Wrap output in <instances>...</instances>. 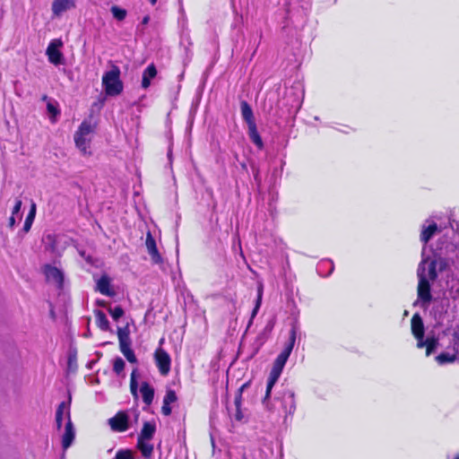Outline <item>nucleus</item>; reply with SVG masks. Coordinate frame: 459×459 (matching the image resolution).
Returning a JSON list of instances; mask_svg holds the SVG:
<instances>
[{"mask_svg": "<svg viewBox=\"0 0 459 459\" xmlns=\"http://www.w3.org/2000/svg\"><path fill=\"white\" fill-rule=\"evenodd\" d=\"M155 364L159 372L162 376H167L170 371L171 359L169 354L162 348H158L154 351Z\"/></svg>", "mask_w": 459, "mask_h": 459, "instance_id": "6", "label": "nucleus"}, {"mask_svg": "<svg viewBox=\"0 0 459 459\" xmlns=\"http://www.w3.org/2000/svg\"><path fill=\"white\" fill-rule=\"evenodd\" d=\"M149 21H150V17H149V15H146L143 18L142 24L146 25V24H148Z\"/></svg>", "mask_w": 459, "mask_h": 459, "instance_id": "42", "label": "nucleus"}, {"mask_svg": "<svg viewBox=\"0 0 459 459\" xmlns=\"http://www.w3.org/2000/svg\"><path fill=\"white\" fill-rule=\"evenodd\" d=\"M35 215H36V205H35V204H32L31 208L25 219L23 228H22V230L25 233L30 231L31 225L33 223V221L35 219Z\"/></svg>", "mask_w": 459, "mask_h": 459, "instance_id": "28", "label": "nucleus"}, {"mask_svg": "<svg viewBox=\"0 0 459 459\" xmlns=\"http://www.w3.org/2000/svg\"><path fill=\"white\" fill-rule=\"evenodd\" d=\"M437 231V225L436 222H432L428 227L424 228L420 233V241L427 244Z\"/></svg>", "mask_w": 459, "mask_h": 459, "instance_id": "24", "label": "nucleus"}, {"mask_svg": "<svg viewBox=\"0 0 459 459\" xmlns=\"http://www.w3.org/2000/svg\"><path fill=\"white\" fill-rule=\"evenodd\" d=\"M140 392L142 394L143 401L147 405L150 406L154 398V388L146 381L142 382Z\"/></svg>", "mask_w": 459, "mask_h": 459, "instance_id": "18", "label": "nucleus"}, {"mask_svg": "<svg viewBox=\"0 0 459 459\" xmlns=\"http://www.w3.org/2000/svg\"><path fill=\"white\" fill-rule=\"evenodd\" d=\"M125 366H126V364H125V361L123 360V359L120 357H117L113 362V371L117 375H119L124 371Z\"/></svg>", "mask_w": 459, "mask_h": 459, "instance_id": "33", "label": "nucleus"}, {"mask_svg": "<svg viewBox=\"0 0 459 459\" xmlns=\"http://www.w3.org/2000/svg\"><path fill=\"white\" fill-rule=\"evenodd\" d=\"M22 205V200L21 199H17L16 202H15V204H14V206L13 208L12 215H15V214L19 213L20 211H21Z\"/></svg>", "mask_w": 459, "mask_h": 459, "instance_id": "38", "label": "nucleus"}, {"mask_svg": "<svg viewBox=\"0 0 459 459\" xmlns=\"http://www.w3.org/2000/svg\"><path fill=\"white\" fill-rule=\"evenodd\" d=\"M98 123L94 120L92 114L83 119L78 129L75 131L74 140L75 146L83 155H91L90 151L91 138L89 137L94 134L97 129Z\"/></svg>", "mask_w": 459, "mask_h": 459, "instance_id": "1", "label": "nucleus"}, {"mask_svg": "<svg viewBox=\"0 0 459 459\" xmlns=\"http://www.w3.org/2000/svg\"><path fill=\"white\" fill-rule=\"evenodd\" d=\"M439 344L438 338L435 335L434 333L432 334H429L427 338H422L420 341H419L416 344L417 348L426 349V356H430L437 348Z\"/></svg>", "mask_w": 459, "mask_h": 459, "instance_id": "12", "label": "nucleus"}, {"mask_svg": "<svg viewBox=\"0 0 459 459\" xmlns=\"http://www.w3.org/2000/svg\"><path fill=\"white\" fill-rule=\"evenodd\" d=\"M455 459H459V454L455 457Z\"/></svg>", "mask_w": 459, "mask_h": 459, "instance_id": "45", "label": "nucleus"}, {"mask_svg": "<svg viewBox=\"0 0 459 459\" xmlns=\"http://www.w3.org/2000/svg\"><path fill=\"white\" fill-rule=\"evenodd\" d=\"M273 387V386L266 385V390H265V394H264V402H265L267 399L270 398Z\"/></svg>", "mask_w": 459, "mask_h": 459, "instance_id": "39", "label": "nucleus"}, {"mask_svg": "<svg viewBox=\"0 0 459 459\" xmlns=\"http://www.w3.org/2000/svg\"><path fill=\"white\" fill-rule=\"evenodd\" d=\"M65 408H66L65 403L62 402L61 403H59V405L56 409V429L58 430L61 429L62 425H63V416H64Z\"/></svg>", "mask_w": 459, "mask_h": 459, "instance_id": "30", "label": "nucleus"}, {"mask_svg": "<svg viewBox=\"0 0 459 459\" xmlns=\"http://www.w3.org/2000/svg\"><path fill=\"white\" fill-rule=\"evenodd\" d=\"M240 110L242 118L247 125L255 123L252 108L247 100H241Z\"/></svg>", "mask_w": 459, "mask_h": 459, "instance_id": "19", "label": "nucleus"}, {"mask_svg": "<svg viewBox=\"0 0 459 459\" xmlns=\"http://www.w3.org/2000/svg\"><path fill=\"white\" fill-rule=\"evenodd\" d=\"M108 422L111 430L122 433L129 429V415L126 411H118Z\"/></svg>", "mask_w": 459, "mask_h": 459, "instance_id": "5", "label": "nucleus"}, {"mask_svg": "<svg viewBox=\"0 0 459 459\" xmlns=\"http://www.w3.org/2000/svg\"><path fill=\"white\" fill-rule=\"evenodd\" d=\"M437 263L436 260H431L429 264V266H428V277H429V281H435L437 280L438 274H437Z\"/></svg>", "mask_w": 459, "mask_h": 459, "instance_id": "32", "label": "nucleus"}, {"mask_svg": "<svg viewBox=\"0 0 459 459\" xmlns=\"http://www.w3.org/2000/svg\"><path fill=\"white\" fill-rule=\"evenodd\" d=\"M110 12L115 19L117 21H123L126 19L127 12L126 9L121 8L117 5H113L110 8Z\"/></svg>", "mask_w": 459, "mask_h": 459, "instance_id": "31", "label": "nucleus"}, {"mask_svg": "<svg viewBox=\"0 0 459 459\" xmlns=\"http://www.w3.org/2000/svg\"><path fill=\"white\" fill-rule=\"evenodd\" d=\"M41 100H42V101H47V102H48V97L46 94H44V95L41 97Z\"/></svg>", "mask_w": 459, "mask_h": 459, "instance_id": "43", "label": "nucleus"}, {"mask_svg": "<svg viewBox=\"0 0 459 459\" xmlns=\"http://www.w3.org/2000/svg\"><path fill=\"white\" fill-rule=\"evenodd\" d=\"M157 73V68L153 63L148 65V66L143 70L142 74L141 86L143 89H148L150 87L151 81L152 79L156 77Z\"/></svg>", "mask_w": 459, "mask_h": 459, "instance_id": "17", "label": "nucleus"}, {"mask_svg": "<svg viewBox=\"0 0 459 459\" xmlns=\"http://www.w3.org/2000/svg\"><path fill=\"white\" fill-rule=\"evenodd\" d=\"M95 324L96 325L104 332L109 331V321L108 320L105 313L101 310H96L95 313Z\"/></svg>", "mask_w": 459, "mask_h": 459, "instance_id": "22", "label": "nucleus"}, {"mask_svg": "<svg viewBox=\"0 0 459 459\" xmlns=\"http://www.w3.org/2000/svg\"><path fill=\"white\" fill-rule=\"evenodd\" d=\"M75 7V0H54L52 3V13L56 17L60 16L64 12Z\"/></svg>", "mask_w": 459, "mask_h": 459, "instance_id": "14", "label": "nucleus"}, {"mask_svg": "<svg viewBox=\"0 0 459 459\" xmlns=\"http://www.w3.org/2000/svg\"><path fill=\"white\" fill-rule=\"evenodd\" d=\"M123 355L130 363H137L136 356L132 349L123 352Z\"/></svg>", "mask_w": 459, "mask_h": 459, "instance_id": "37", "label": "nucleus"}, {"mask_svg": "<svg viewBox=\"0 0 459 459\" xmlns=\"http://www.w3.org/2000/svg\"><path fill=\"white\" fill-rule=\"evenodd\" d=\"M96 290L108 297L115 295V291L111 287V280L107 274L101 275L97 281Z\"/></svg>", "mask_w": 459, "mask_h": 459, "instance_id": "15", "label": "nucleus"}, {"mask_svg": "<svg viewBox=\"0 0 459 459\" xmlns=\"http://www.w3.org/2000/svg\"><path fill=\"white\" fill-rule=\"evenodd\" d=\"M145 245L153 264H161L162 257L158 250L156 240L150 231L146 234Z\"/></svg>", "mask_w": 459, "mask_h": 459, "instance_id": "10", "label": "nucleus"}, {"mask_svg": "<svg viewBox=\"0 0 459 459\" xmlns=\"http://www.w3.org/2000/svg\"><path fill=\"white\" fill-rule=\"evenodd\" d=\"M457 356L456 354H449L447 352H441L436 357V360L439 365L453 363L455 361Z\"/></svg>", "mask_w": 459, "mask_h": 459, "instance_id": "29", "label": "nucleus"}, {"mask_svg": "<svg viewBox=\"0 0 459 459\" xmlns=\"http://www.w3.org/2000/svg\"><path fill=\"white\" fill-rule=\"evenodd\" d=\"M262 299H263V286L261 285L258 287V290H257V297H256L255 304L251 312V316H250L247 326H250L252 325L254 318L256 316V315L260 309L261 304H262Z\"/></svg>", "mask_w": 459, "mask_h": 459, "instance_id": "27", "label": "nucleus"}, {"mask_svg": "<svg viewBox=\"0 0 459 459\" xmlns=\"http://www.w3.org/2000/svg\"><path fill=\"white\" fill-rule=\"evenodd\" d=\"M74 439V430L71 420L70 411H67V422L65 428V433L62 437V447L66 450Z\"/></svg>", "mask_w": 459, "mask_h": 459, "instance_id": "13", "label": "nucleus"}, {"mask_svg": "<svg viewBox=\"0 0 459 459\" xmlns=\"http://www.w3.org/2000/svg\"><path fill=\"white\" fill-rule=\"evenodd\" d=\"M47 110L51 123H56L57 121V117L61 113L58 103L56 101L48 100L47 103Z\"/></svg>", "mask_w": 459, "mask_h": 459, "instance_id": "25", "label": "nucleus"}, {"mask_svg": "<svg viewBox=\"0 0 459 459\" xmlns=\"http://www.w3.org/2000/svg\"><path fill=\"white\" fill-rule=\"evenodd\" d=\"M156 432V425L154 422L144 421L141 432L137 438L151 440Z\"/></svg>", "mask_w": 459, "mask_h": 459, "instance_id": "20", "label": "nucleus"}, {"mask_svg": "<svg viewBox=\"0 0 459 459\" xmlns=\"http://www.w3.org/2000/svg\"><path fill=\"white\" fill-rule=\"evenodd\" d=\"M119 349H120V351L123 353L126 351L131 350L132 348H131V344H119Z\"/></svg>", "mask_w": 459, "mask_h": 459, "instance_id": "40", "label": "nucleus"}, {"mask_svg": "<svg viewBox=\"0 0 459 459\" xmlns=\"http://www.w3.org/2000/svg\"><path fill=\"white\" fill-rule=\"evenodd\" d=\"M113 459H134V454L130 449H120Z\"/></svg>", "mask_w": 459, "mask_h": 459, "instance_id": "34", "label": "nucleus"}, {"mask_svg": "<svg viewBox=\"0 0 459 459\" xmlns=\"http://www.w3.org/2000/svg\"><path fill=\"white\" fill-rule=\"evenodd\" d=\"M43 273L48 281L54 282L59 290L64 287V273L60 269L50 264H46L43 267Z\"/></svg>", "mask_w": 459, "mask_h": 459, "instance_id": "8", "label": "nucleus"}, {"mask_svg": "<svg viewBox=\"0 0 459 459\" xmlns=\"http://www.w3.org/2000/svg\"><path fill=\"white\" fill-rule=\"evenodd\" d=\"M8 225L10 228H13L15 225V218L14 215H11L8 220Z\"/></svg>", "mask_w": 459, "mask_h": 459, "instance_id": "41", "label": "nucleus"}, {"mask_svg": "<svg viewBox=\"0 0 459 459\" xmlns=\"http://www.w3.org/2000/svg\"><path fill=\"white\" fill-rule=\"evenodd\" d=\"M411 330L417 342L424 338V323L419 313H415L411 319Z\"/></svg>", "mask_w": 459, "mask_h": 459, "instance_id": "11", "label": "nucleus"}, {"mask_svg": "<svg viewBox=\"0 0 459 459\" xmlns=\"http://www.w3.org/2000/svg\"><path fill=\"white\" fill-rule=\"evenodd\" d=\"M248 127V136L252 143L259 149L262 150L264 148L263 140L258 133L256 124L247 125Z\"/></svg>", "mask_w": 459, "mask_h": 459, "instance_id": "21", "label": "nucleus"}, {"mask_svg": "<svg viewBox=\"0 0 459 459\" xmlns=\"http://www.w3.org/2000/svg\"><path fill=\"white\" fill-rule=\"evenodd\" d=\"M250 381H247L240 385V387L237 390L235 398H234V405H235V413L234 419L237 421H241L244 419V414L242 412V394L243 392L250 386Z\"/></svg>", "mask_w": 459, "mask_h": 459, "instance_id": "9", "label": "nucleus"}, {"mask_svg": "<svg viewBox=\"0 0 459 459\" xmlns=\"http://www.w3.org/2000/svg\"><path fill=\"white\" fill-rule=\"evenodd\" d=\"M108 312L114 320H118L125 314V311L121 306H116L115 307H109Z\"/></svg>", "mask_w": 459, "mask_h": 459, "instance_id": "35", "label": "nucleus"}, {"mask_svg": "<svg viewBox=\"0 0 459 459\" xmlns=\"http://www.w3.org/2000/svg\"><path fill=\"white\" fill-rule=\"evenodd\" d=\"M62 45L61 39H53L47 48L46 54L48 61L55 65H61L64 61L63 54L58 49Z\"/></svg>", "mask_w": 459, "mask_h": 459, "instance_id": "7", "label": "nucleus"}, {"mask_svg": "<svg viewBox=\"0 0 459 459\" xmlns=\"http://www.w3.org/2000/svg\"><path fill=\"white\" fill-rule=\"evenodd\" d=\"M136 369L133 370L130 377V391L133 396L137 397L138 383L135 377Z\"/></svg>", "mask_w": 459, "mask_h": 459, "instance_id": "36", "label": "nucleus"}, {"mask_svg": "<svg viewBox=\"0 0 459 459\" xmlns=\"http://www.w3.org/2000/svg\"><path fill=\"white\" fill-rule=\"evenodd\" d=\"M147 441L148 440L137 438L136 447L140 450L144 458H150L153 453V446Z\"/></svg>", "mask_w": 459, "mask_h": 459, "instance_id": "23", "label": "nucleus"}, {"mask_svg": "<svg viewBox=\"0 0 459 459\" xmlns=\"http://www.w3.org/2000/svg\"><path fill=\"white\" fill-rule=\"evenodd\" d=\"M177 400L178 396L173 389H169L166 391L161 406V413L164 416H169L171 414L172 409L170 407V404L175 403Z\"/></svg>", "mask_w": 459, "mask_h": 459, "instance_id": "16", "label": "nucleus"}, {"mask_svg": "<svg viewBox=\"0 0 459 459\" xmlns=\"http://www.w3.org/2000/svg\"><path fill=\"white\" fill-rule=\"evenodd\" d=\"M117 338L119 344H132L128 325L117 328Z\"/></svg>", "mask_w": 459, "mask_h": 459, "instance_id": "26", "label": "nucleus"}, {"mask_svg": "<svg viewBox=\"0 0 459 459\" xmlns=\"http://www.w3.org/2000/svg\"><path fill=\"white\" fill-rule=\"evenodd\" d=\"M424 268L420 272V265L418 268V287H417V295L418 299L423 303L429 305L432 300L431 294V286L428 277L424 273Z\"/></svg>", "mask_w": 459, "mask_h": 459, "instance_id": "4", "label": "nucleus"}, {"mask_svg": "<svg viewBox=\"0 0 459 459\" xmlns=\"http://www.w3.org/2000/svg\"><path fill=\"white\" fill-rule=\"evenodd\" d=\"M148 1L151 3L152 5H154V4H156L158 0H148Z\"/></svg>", "mask_w": 459, "mask_h": 459, "instance_id": "44", "label": "nucleus"}, {"mask_svg": "<svg viewBox=\"0 0 459 459\" xmlns=\"http://www.w3.org/2000/svg\"><path fill=\"white\" fill-rule=\"evenodd\" d=\"M120 74L121 72L117 65H112L109 71L104 73L102 85L108 96H117L122 93L124 85Z\"/></svg>", "mask_w": 459, "mask_h": 459, "instance_id": "3", "label": "nucleus"}, {"mask_svg": "<svg viewBox=\"0 0 459 459\" xmlns=\"http://www.w3.org/2000/svg\"><path fill=\"white\" fill-rule=\"evenodd\" d=\"M296 328L292 327L290 331L289 340L285 343L283 350L281 353L276 357L273 368L270 371V375L267 380V385L273 386L275 383L278 381L282 369L293 350L295 342H296Z\"/></svg>", "mask_w": 459, "mask_h": 459, "instance_id": "2", "label": "nucleus"}]
</instances>
